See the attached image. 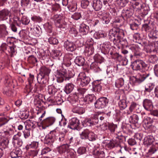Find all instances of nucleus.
Here are the masks:
<instances>
[{"label":"nucleus","mask_w":158,"mask_h":158,"mask_svg":"<svg viewBox=\"0 0 158 158\" xmlns=\"http://www.w3.org/2000/svg\"><path fill=\"white\" fill-rule=\"evenodd\" d=\"M64 47L66 50L69 52H73L76 49L75 44L73 42L68 40L64 42Z\"/></svg>","instance_id":"obj_10"},{"label":"nucleus","mask_w":158,"mask_h":158,"mask_svg":"<svg viewBox=\"0 0 158 158\" xmlns=\"http://www.w3.org/2000/svg\"><path fill=\"white\" fill-rule=\"evenodd\" d=\"M85 51L88 53L89 55H91L94 52V49L93 46L91 45L86 47Z\"/></svg>","instance_id":"obj_52"},{"label":"nucleus","mask_w":158,"mask_h":158,"mask_svg":"<svg viewBox=\"0 0 158 158\" xmlns=\"http://www.w3.org/2000/svg\"><path fill=\"white\" fill-rule=\"evenodd\" d=\"M21 154V150L19 149H17L11 152L10 156L11 158H15L19 157Z\"/></svg>","instance_id":"obj_33"},{"label":"nucleus","mask_w":158,"mask_h":158,"mask_svg":"<svg viewBox=\"0 0 158 158\" xmlns=\"http://www.w3.org/2000/svg\"><path fill=\"white\" fill-rule=\"evenodd\" d=\"M109 53L111 56V57L113 59H116L121 57V56L119 55L118 53L116 52L114 53L112 51H111Z\"/></svg>","instance_id":"obj_62"},{"label":"nucleus","mask_w":158,"mask_h":158,"mask_svg":"<svg viewBox=\"0 0 158 158\" xmlns=\"http://www.w3.org/2000/svg\"><path fill=\"white\" fill-rule=\"evenodd\" d=\"M143 106L144 109L147 110L151 111L153 109V106L150 100L145 99L143 102Z\"/></svg>","instance_id":"obj_17"},{"label":"nucleus","mask_w":158,"mask_h":158,"mask_svg":"<svg viewBox=\"0 0 158 158\" xmlns=\"http://www.w3.org/2000/svg\"><path fill=\"white\" fill-rule=\"evenodd\" d=\"M154 139L152 137L147 136L144 138L143 143L145 145L148 146L151 145Z\"/></svg>","instance_id":"obj_28"},{"label":"nucleus","mask_w":158,"mask_h":158,"mask_svg":"<svg viewBox=\"0 0 158 158\" xmlns=\"http://www.w3.org/2000/svg\"><path fill=\"white\" fill-rule=\"evenodd\" d=\"M4 128L3 132H2V135H5L6 138L3 139L0 143V149H5L6 148L9 143L8 138L11 137V136L13 134L14 131L12 129L7 127Z\"/></svg>","instance_id":"obj_2"},{"label":"nucleus","mask_w":158,"mask_h":158,"mask_svg":"<svg viewBox=\"0 0 158 158\" xmlns=\"http://www.w3.org/2000/svg\"><path fill=\"white\" fill-rule=\"evenodd\" d=\"M11 15L10 11L7 9H4L0 10V19L2 20L7 19Z\"/></svg>","instance_id":"obj_12"},{"label":"nucleus","mask_w":158,"mask_h":158,"mask_svg":"<svg viewBox=\"0 0 158 158\" xmlns=\"http://www.w3.org/2000/svg\"><path fill=\"white\" fill-rule=\"evenodd\" d=\"M148 36L150 38L156 39L158 37V31L155 30L154 28L151 32H150Z\"/></svg>","instance_id":"obj_41"},{"label":"nucleus","mask_w":158,"mask_h":158,"mask_svg":"<svg viewBox=\"0 0 158 158\" xmlns=\"http://www.w3.org/2000/svg\"><path fill=\"white\" fill-rule=\"evenodd\" d=\"M94 154L96 155L98 158H102L104 156V153L103 152L99 151H95Z\"/></svg>","instance_id":"obj_50"},{"label":"nucleus","mask_w":158,"mask_h":158,"mask_svg":"<svg viewBox=\"0 0 158 158\" xmlns=\"http://www.w3.org/2000/svg\"><path fill=\"white\" fill-rule=\"evenodd\" d=\"M79 120L76 118L71 119L69 121V124L68 126V127L72 129H76L79 124Z\"/></svg>","instance_id":"obj_16"},{"label":"nucleus","mask_w":158,"mask_h":158,"mask_svg":"<svg viewBox=\"0 0 158 158\" xmlns=\"http://www.w3.org/2000/svg\"><path fill=\"white\" fill-rule=\"evenodd\" d=\"M22 23L24 25H27L30 22V20L28 18L25 16H23L21 19Z\"/></svg>","instance_id":"obj_61"},{"label":"nucleus","mask_w":158,"mask_h":158,"mask_svg":"<svg viewBox=\"0 0 158 158\" xmlns=\"http://www.w3.org/2000/svg\"><path fill=\"white\" fill-rule=\"evenodd\" d=\"M147 64L142 60H137L132 63V68L133 70H140L147 67Z\"/></svg>","instance_id":"obj_5"},{"label":"nucleus","mask_w":158,"mask_h":158,"mask_svg":"<svg viewBox=\"0 0 158 158\" xmlns=\"http://www.w3.org/2000/svg\"><path fill=\"white\" fill-rule=\"evenodd\" d=\"M57 91L54 85H51L48 86L47 91L49 94L53 95H54Z\"/></svg>","instance_id":"obj_27"},{"label":"nucleus","mask_w":158,"mask_h":158,"mask_svg":"<svg viewBox=\"0 0 158 158\" xmlns=\"http://www.w3.org/2000/svg\"><path fill=\"white\" fill-rule=\"evenodd\" d=\"M124 32L123 30L118 28L114 27L110 29L108 34L109 38L110 41L113 42L114 44L118 42L119 38L123 37Z\"/></svg>","instance_id":"obj_1"},{"label":"nucleus","mask_w":158,"mask_h":158,"mask_svg":"<svg viewBox=\"0 0 158 158\" xmlns=\"http://www.w3.org/2000/svg\"><path fill=\"white\" fill-rule=\"evenodd\" d=\"M137 106V105L136 103L134 102H132L129 108V110L127 112V114H130L132 112L134 111L136 108Z\"/></svg>","instance_id":"obj_40"},{"label":"nucleus","mask_w":158,"mask_h":158,"mask_svg":"<svg viewBox=\"0 0 158 158\" xmlns=\"http://www.w3.org/2000/svg\"><path fill=\"white\" fill-rule=\"evenodd\" d=\"M24 138L26 139L28 138L30 135L29 130L26 129L23 131Z\"/></svg>","instance_id":"obj_64"},{"label":"nucleus","mask_w":158,"mask_h":158,"mask_svg":"<svg viewBox=\"0 0 158 158\" xmlns=\"http://www.w3.org/2000/svg\"><path fill=\"white\" fill-rule=\"evenodd\" d=\"M74 87V85L71 83L67 84L65 86L64 91L67 94L71 92Z\"/></svg>","instance_id":"obj_32"},{"label":"nucleus","mask_w":158,"mask_h":158,"mask_svg":"<svg viewBox=\"0 0 158 158\" xmlns=\"http://www.w3.org/2000/svg\"><path fill=\"white\" fill-rule=\"evenodd\" d=\"M57 133L55 130L50 131L46 136L45 139V142L47 144H51L52 143L55 139H56Z\"/></svg>","instance_id":"obj_6"},{"label":"nucleus","mask_w":158,"mask_h":158,"mask_svg":"<svg viewBox=\"0 0 158 158\" xmlns=\"http://www.w3.org/2000/svg\"><path fill=\"white\" fill-rule=\"evenodd\" d=\"M72 111L73 113L81 114L85 112V110L83 108L78 106H75L73 108Z\"/></svg>","instance_id":"obj_21"},{"label":"nucleus","mask_w":158,"mask_h":158,"mask_svg":"<svg viewBox=\"0 0 158 158\" xmlns=\"http://www.w3.org/2000/svg\"><path fill=\"white\" fill-rule=\"evenodd\" d=\"M64 17L60 15H54L52 17L56 26L59 28H65L66 27L67 23L64 21Z\"/></svg>","instance_id":"obj_4"},{"label":"nucleus","mask_w":158,"mask_h":158,"mask_svg":"<svg viewBox=\"0 0 158 158\" xmlns=\"http://www.w3.org/2000/svg\"><path fill=\"white\" fill-rule=\"evenodd\" d=\"M129 48L134 53V55H140L141 49L138 45L134 44L131 45L129 46Z\"/></svg>","instance_id":"obj_19"},{"label":"nucleus","mask_w":158,"mask_h":158,"mask_svg":"<svg viewBox=\"0 0 158 158\" xmlns=\"http://www.w3.org/2000/svg\"><path fill=\"white\" fill-rule=\"evenodd\" d=\"M156 50L153 43L147 45L145 47V51L148 53H156Z\"/></svg>","instance_id":"obj_24"},{"label":"nucleus","mask_w":158,"mask_h":158,"mask_svg":"<svg viewBox=\"0 0 158 158\" xmlns=\"http://www.w3.org/2000/svg\"><path fill=\"white\" fill-rule=\"evenodd\" d=\"M69 146L67 144H63L57 148V151L60 154H63L69 150Z\"/></svg>","instance_id":"obj_23"},{"label":"nucleus","mask_w":158,"mask_h":158,"mask_svg":"<svg viewBox=\"0 0 158 158\" xmlns=\"http://www.w3.org/2000/svg\"><path fill=\"white\" fill-rule=\"evenodd\" d=\"M25 128L26 129L29 130L31 129L34 128L35 126L34 122L31 120H27L25 123Z\"/></svg>","instance_id":"obj_26"},{"label":"nucleus","mask_w":158,"mask_h":158,"mask_svg":"<svg viewBox=\"0 0 158 158\" xmlns=\"http://www.w3.org/2000/svg\"><path fill=\"white\" fill-rule=\"evenodd\" d=\"M98 15L99 17L102 18L103 23L107 24L110 22L111 18L108 13L100 11L98 13Z\"/></svg>","instance_id":"obj_9"},{"label":"nucleus","mask_w":158,"mask_h":158,"mask_svg":"<svg viewBox=\"0 0 158 158\" xmlns=\"http://www.w3.org/2000/svg\"><path fill=\"white\" fill-rule=\"evenodd\" d=\"M154 87V85L152 83H149L147 84L145 87L144 92L145 93L150 92L153 89Z\"/></svg>","instance_id":"obj_35"},{"label":"nucleus","mask_w":158,"mask_h":158,"mask_svg":"<svg viewBox=\"0 0 158 158\" xmlns=\"http://www.w3.org/2000/svg\"><path fill=\"white\" fill-rule=\"evenodd\" d=\"M21 135L18 133L15 135L12 138V143L15 148H18L21 146L23 144V142L20 137Z\"/></svg>","instance_id":"obj_8"},{"label":"nucleus","mask_w":158,"mask_h":158,"mask_svg":"<svg viewBox=\"0 0 158 158\" xmlns=\"http://www.w3.org/2000/svg\"><path fill=\"white\" fill-rule=\"evenodd\" d=\"M143 28L147 32H150L154 28L152 25L145 24L143 25Z\"/></svg>","instance_id":"obj_45"},{"label":"nucleus","mask_w":158,"mask_h":158,"mask_svg":"<svg viewBox=\"0 0 158 158\" xmlns=\"http://www.w3.org/2000/svg\"><path fill=\"white\" fill-rule=\"evenodd\" d=\"M89 4V2L87 0H83L81 2V6L83 8H86Z\"/></svg>","instance_id":"obj_60"},{"label":"nucleus","mask_w":158,"mask_h":158,"mask_svg":"<svg viewBox=\"0 0 158 158\" xmlns=\"http://www.w3.org/2000/svg\"><path fill=\"white\" fill-rule=\"evenodd\" d=\"M139 118L136 114H133L129 118V121L131 123L135 124L138 123Z\"/></svg>","instance_id":"obj_42"},{"label":"nucleus","mask_w":158,"mask_h":158,"mask_svg":"<svg viewBox=\"0 0 158 158\" xmlns=\"http://www.w3.org/2000/svg\"><path fill=\"white\" fill-rule=\"evenodd\" d=\"M124 83V80L123 78H121L117 80L115 82V85L116 87L119 88L122 86Z\"/></svg>","instance_id":"obj_46"},{"label":"nucleus","mask_w":158,"mask_h":158,"mask_svg":"<svg viewBox=\"0 0 158 158\" xmlns=\"http://www.w3.org/2000/svg\"><path fill=\"white\" fill-rule=\"evenodd\" d=\"M89 133V131L87 129H85L82 131L80 134V137L83 139H87L88 134Z\"/></svg>","instance_id":"obj_38"},{"label":"nucleus","mask_w":158,"mask_h":158,"mask_svg":"<svg viewBox=\"0 0 158 158\" xmlns=\"http://www.w3.org/2000/svg\"><path fill=\"white\" fill-rule=\"evenodd\" d=\"M6 27L4 24L0 25V36L3 37L7 35L8 33L6 30Z\"/></svg>","instance_id":"obj_25"},{"label":"nucleus","mask_w":158,"mask_h":158,"mask_svg":"<svg viewBox=\"0 0 158 158\" xmlns=\"http://www.w3.org/2000/svg\"><path fill=\"white\" fill-rule=\"evenodd\" d=\"M96 98L94 94H89L87 95L84 98V100L85 102H92L93 100H95Z\"/></svg>","instance_id":"obj_36"},{"label":"nucleus","mask_w":158,"mask_h":158,"mask_svg":"<svg viewBox=\"0 0 158 158\" xmlns=\"http://www.w3.org/2000/svg\"><path fill=\"white\" fill-rule=\"evenodd\" d=\"M76 157V152L75 151L72 149L69 151L67 154L66 158H75Z\"/></svg>","instance_id":"obj_43"},{"label":"nucleus","mask_w":158,"mask_h":158,"mask_svg":"<svg viewBox=\"0 0 158 158\" xmlns=\"http://www.w3.org/2000/svg\"><path fill=\"white\" fill-rule=\"evenodd\" d=\"M91 120L89 118L85 119L83 121V122H82L83 125L85 126V125L86 124V125L89 126H91L92 125Z\"/></svg>","instance_id":"obj_56"},{"label":"nucleus","mask_w":158,"mask_h":158,"mask_svg":"<svg viewBox=\"0 0 158 158\" xmlns=\"http://www.w3.org/2000/svg\"><path fill=\"white\" fill-rule=\"evenodd\" d=\"M74 75V71L73 70H68L67 72L63 73L62 72L58 71L56 75L57 81L58 82H62L64 80H68Z\"/></svg>","instance_id":"obj_3"},{"label":"nucleus","mask_w":158,"mask_h":158,"mask_svg":"<svg viewBox=\"0 0 158 158\" xmlns=\"http://www.w3.org/2000/svg\"><path fill=\"white\" fill-rule=\"evenodd\" d=\"M134 13V10L131 6L124 9L122 11V16L126 18L131 17Z\"/></svg>","instance_id":"obj_14"},{"label":"nucleus","mask_w":158,"mask_h":158,"mask_svg":"<svg viewBox=\"0 0 158 158\" xmlns=\"http://www.w3.org/2000/svg\"><path fill=\"white\" fill-rule=\"evenodd\" d=\"M123 38V37H121L120 38H119L118 40V42L116 44H114L117 46H120V45H121L122 46H126L127 47V41L126 39H122V38Z\"/></svg>","instance_id":"obj_34"},{"label":"nucleus","mask_w":158,"mask_h":158,"mask_svg":"<svg viewBox=\"0 0 158 158\" xmlns=\"http://www.w3.org/2000/svg\"><path fill=\"white\" fill-rule=\"evenodd\" d=\"M89 27L85 24H81L80 26L79 32L83 35H86L89 32Z\"/></svg>","instance_id":"obj_18"},{"label":"nucleus","mask_w":158,"mask_h":158,"mask_svg":"<svg viewBox=\"0 0 158 158\" xmlns=\"http://www.w3.org/2000/svg\"><path fill=\"white\" fill-rule=\"evenodd\" d=\"M48 42L50 44H56L58 43V40L53 37H50L48 39Z\"/></svg>","instance_id":"obj_53"},{"label":"nucleus","mask_w":158,"mask_h":158,"mask_svg":"<svg viewBox=\"0 0 158 158\" xmlns=\"http://www.w3.org/2000/svg\"><path fill=\"white\" fill-rule=\"evenodd\" d=\"M99 116L97 115H94L93 117L92 120L91 121L92 125H95L98 123V122Z\"/></svg>","instance_id":"obj_57"},{"label":"nucleus","mask_w":158,"mask_h":158,"mask_svg":"<svg viewBox=\"0 0 158 158\" xmlns=\"http://www.w3.org/2000/svg\"><path fill=\"white\" fill-rule=\"evenodd\" d=\"M93 89L95 92H99L102 89V86L98 81L94 82L93 83Z\"/></svg>","instance_id":"obj_30"},{"label":"nucleus","mask_w":158,"mask_h":158,"mask_svg":"<svg viewBox=\"0 0 158 158\" xmlns=\"http://www.w3.org/2000/svg\"><path fill=\"white\" fill-rule=\"evenodd\" d=\"M4 83L7 85H9L12 82V80L11 78V77L10 75H6L4 78Z\"/></svg>","instance_id":"obj_44"},{"label":"nucleus","mask_w":158,"mask_h":158,"mask_svg":"<svg viewBox=\"0 0 158 158\" xmlns=\"http://www.w3.org/2000/svg\"><path fill=\"white\" fill-rule=\"evenodd\" d=\"M8 120L7 117H6L4 114H0V122H2V123H0V127L4 125L7 122Z\"/></svg>","instance_id":"obj_37"},{"label":"nucleus","mask_w":158,"mask_h":158,"mask_svg":"<svg viewBox=\"0 0 158 158\" xmlns=\"http://www.w3.org/2000/svg\"><path fill=\"white\" fill-rule=\"evenodd\" d=\"M3 93L6 95L10 96L12 95V92L8 87H6L3 89Z\"/></svg>","instance_id":"obj_51"},{"label":"nucleus","mask_w":158,"mask_h":158,"mask_svg":"<svg viewBox=\"0 0 158 158\" xmlns=\"http://www.w3.org/2000/svg\"><path fill=\"white\" fill-rule=\"evenodd\" d=\"M119 106L121 110H123L127 107L126 101L125 99L121 100L118 102Z\"/></svg>","instance_id":"obj_39"},{"label":"nucleus","mask_w":158,"mask_h":158,"mask_svg":"<svg viewBox=\"0 0 158 158\" xmlns=\"http://www.w3.org/2000/svg\"><path fill=\"white\" fill-rule=\"evenodd\" d=\"M158 60V58L155 55H152L149 56L148 60L150 63H154Z\"/></svg>","instance_id":"obj_48"},{"label":"nucleus","mask_w":158,"mask_h":158,"mask_svg":"<svg viewBox=\"0 0 158 158\" xmlns=\"http://www.w3.org/2000/svg\"><path fill=\"white\" fill-rule=\"evenodd\" d=\"M47 77L38 75L37 78L38 82L41 84H46L48 82Z\"/></svg>","instance_id":"obj_31"},{"label":"nucleus","mask_w":158,"mask_h":158,"mask_svg":"<svg viewBox=\"0 0 158 158\" xmlns=\"http://www.w3.org/2000/svg\"><path fill=\"white\" fill-rule=\"evenodd\" d=\"M108 100L105 97L100 98L95 103V106L96 108L102 109L104 108L108 104Z\"/></svg>","instance_id":"obj_7"},{"label":"nucleus","mask_w":158,"mask_h":158,"mask_svg":"<svg viewBox=\"0 0 158 158\" xmlns=\"http://www.w3.org/2000/svg\"><path fill=\"white\" fill-rule=\"evenodd\" d=\"M150 120V118L149 117H148L144 120V123L147 127L149 128L151 126L152 121H148V120Z\"/></svg>","instance_id":"obj_58"},{"label":"nucleus","mask_w":158,"mask_h":158,"mask_svg":"<svg viewBox=\"0 0 158 158\" xmlns=\"http://www.w3.org/2000/svg\"><path fill=\"white\" fill-rule=\"evenodd\" d=\"M96 136L94 133L92 132H90L89 131V133L88 134L87 139L89 141H93L96 140Z\"/></svg>","instance_id":"obj_47"},{"label":"nucleus","mask_w":158,"mask_h":158,"mask_svg":"<svg viewBox=\"0 0 158 158\" xmlns=\"http://www.w3.org/2000/svg\"><path fill=\"white\" fill-rule=\"evenodd\" d=\"M86 149L85 147H80L77 150V152L80 155H82L84 154L86 152Z\"/></svg>","instance_id":"obj_59"},{"label":"nucleus","mask_w":158,"mask_h":158,"mask_svg":"<svg viewBox=\"0 0 158 158\" xmlns=\"http://www.w3.org/2000/svg\"><path fill=\"white\" fill-rule=\"evenodd\" d=\"M40 72L38 75L43 76H48L50 72V70L45 66L41 67L40 69Z\"/></svg>","instance_id":"obj_22"},{"label":"nucleus","mask_w":158,"mask_h":158,"mask_svg":"<svg viewBox=\"0 0 158 158\" xmlns=\"http://www.w3.org/2000/svg\"><path fill=\"white\" fill-rule=\"evenodd\" d=\"M72 18L75 20H78L82 17L80 13H74L71 16Z\"/></svg>","instance_id":"obj_54"},{"label":"nucleus","mask_w":158,"mask_h":158,"mask_svg":"<svg viewBox=\"0 0 158 158\" xmlns=\"http://www.w3.org/2000/svg\"><path fill=\"white\" fill-rule=\"evenodd\" d=\"M84 58L81 56H77L75 60V63L79 66L83 65L85 63Z\"/></svg>","instance_id":"obj_29"},{"label":"nucleus","mask_w":158,"mask_h":158,"mask_svg":"<svg viewBox=\"0 0 158 158\" xmlns=\"http://www.w3.org/2000/svg\"><path fill=\"white\" fill-rule=\"evenodd\" d=\"M157 150L155 148L154 146H152L149 149L148 153L149 155H151L154 153Z\"/></svg>","instance_id":"obj_63"},{"label":"nucleus","mask_w":158,"mask_h":158,"mask_svg":"<svg viewBox=\"0 0 158 158\" xmlns=\"http://www.w3.org/2000/svg\"><path fill=\"white\" fill-rule=\"evenodd\" d=\"M56 120L55 118L53 117H49L44 119L42 122V127H48L52 125Z\"/></svg>","instance_id":"obj_15"},{"label":"nucleus","mask_w":158,"mask_h":158,"mask_svg":"<svg viewBox=\"0 0 158 158\" xmlns=\"http://www.w3.org/2000/svg\"><path fill=\"white\" fill-rule=\"evenodd\" d=\"M80 81V85L82 86H84L87 85L90 82V78L86 76L84 73L80 74L79 75Z\"/></svg>","instance_id":"obj_11"},{"label":"nucleus","mask_w":158,"mask_h":158,"mask_svg":"<svg viewBox=\"0 0 158 158\" xmlns=\"http://www.w3.org/2000/svg\"><path fill=\"white\" fill-rule=\"evenodd\" d=\"M92 6L95 10L98 11L102 7V2L100 0H94Z\"/></svg>","instance_id":"obj_20"},{"label":"nucleus","mask_w":158,"mask_h":158,"mask_svg":"<svg viewBox=\"0 0 158 158\" xmlns=\"http://www.w3.org/2000/svg\"><path fill=\"white\" fill-rule=\"evenodd\" d=\"M102 51L104 54L109 53L112 48L109 42H106L101 45Z\"/></svg>","instance_id":"obj_13"},{"label":"nucleus","mask_w":158,"mask_h":158,"mask_svg":"<svg viewBox=\"0 0 158 158\" xmlns=\"http://www.w3.org/2000/svg\"><path fill=\"white\" fill-rule=\"evenodd\" d=\"M130 6L133 9V10L135 9L139 10L140 9L141 5L139 4L138 2H136L135 3L132 2V4Z\"/></svg>","instance_id":"obj_49"},{"label":"nucleus","mask_w":158,"mask_h":158,"mask_svg":"<svg viewBox=\"0 0 158 158\" xmlns=\"http://www.w3.org/2000/svg\"><path fill=\"white\" fill-rule=\"evenodd\" d=\"M65 134L62 132L59 133L58 136H57L56 139L60 142H62L64 140Z\"/></svg>","instance_id":"obj_55"}]
</instances>
